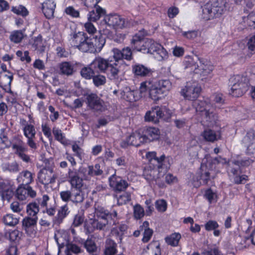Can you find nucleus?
Wrapping results in <instances>:
<instances>
[{"instance_id":"f257e3e1","label":"nucleus","mask_w":255,"mask_h":255,"mask_svg":"<svg viewBox=\"0 0 255 255\" xmlns=\"http://www.w3.org/2000/svg\"><path fill=\"white\" fill-rule=\"evenodd\" d=\"M106 35L99 31L95 36H88L84 32L79 31L71 35V45L82 52H100L106 43Z\"/></svg>"},{"instance_id":"f03ea898","label":"nucleus","mask_w":255,"mask_h":255,"mask_svg":"<svg viewBox=\"0 0 255 255\" xmlns=\"http://www.w3.org/2000/svg\"><path fill=\"white\" fill-rule=\"evenodd\" d=\"M108 64L106 58L100 56H96L89 64L81 68L80 75L86 80H91L97 72H103L109 78L114 79Z\"/></svg>"},{"instance_id":"7ed1b4c3","label":"nucleus","mask_w":255,"mask_h":255,"mask_svg":"<svg viewBox=\"0 0 255 255\" xmlns=\"http://www.w3.org/2000/svg\"><path fill=\"white\" fill-rule=\"evenodd\" d=\"M227 0H210L202 7V18L205 20L220 18L227 11Z\"/></svg>"},{"instance_id":"20e7f679","label":"nucleus","mask_w":255,"mask_h":255,"mask_svg":"<svg viewBox=\"0 0 255 255\" xmlns=\"http://www.w3.org/2000/svg\"><path fill=\"white\" fill-rule=\"evenodd\" d=\"M113 55L109 56L106 60L108 61L110 70L114 76V79L117 78L120 72L119 61L123 59L130 61L133 58L132 52L129 47L123 48L122 50L118 48L113 49Z\"/></svg>"},{"instance_id":"39448f33","label":"nucleus","mask_w":255,"mask_h":255,"mask_svg":"<svg viewBox=\"0 0 255 255\" xmlns=\"http://www.w3.org/2000/svg\"><path fill=\"white\" fill-rule=\"evenodd\" d=\"M250 79L247 76L236 75L229 79L231 89L229 94L234 97H241L249 90L250 87Z\"/></svg>"},{"instance_id":"423d86ee","label":"nucleus","mask_w":255,"mask_h":255,"mask_svg":"<svg viewBox=\"0 0 255 255\" xmlns=\"http://www.w3.org/2000/svg\"><path fill=\"white\" fill-rule=\"evenodd\" d=\"M172 87V83L169 79H160L154 82L149 89V96L154 101H157L164 97Z\"/></svg>"},{"instance_id":"0eeeda50","label":"nucleus","mask_w":255,"mask_h":255,"mask_svg":"<svg viewBox=\"0 0 255 255\" xmlns=\"http://www.w3.org/2000/svg\"><path fill=\"white\" fill-rule=\"evenodd\" d=\"M171 117L170 111L165 107L156 106L152 108L151 111H147L145 115V121L151 122L153 123L159 122L160 119L164 121H168Z\"/></svg>"},{"instance_id":"6e6552de","label":"nucleus","mask_w":255,"mask_h":255,"mask_svg":"<svg viewBox=\"0 0 255 255\" xmlns=\"http://www.w3.org/2000/svg\"><path fill=\"white\" fill-rule=\"evenodd\" d=\"M104 20L108 26L115 29H122L128 27L130 25L128 18H124L116 13L106 15Z\"/></svg>"},{"instance_id":"1a4fd4ad","label":"nucleus","mask_w":255,"mask_h":255,"mask_svg":"<svg viewBox=\"0 0 255 255\" xmlns=\"http://www.w3.org/2000/svg\"><path fill=\"white\" fill-rule=\"evenodd\" d=\"M247 160H228L226 162L228 164V170L232 172L234 175H236L234 179L236 184L245 183L247 180L248 176L243 175L238 176V175L242 172L241 167L244 166Z\"/></svg>"},{"instance_id":"9d476101","label":"nucleus","mask_w":255,"mask_h":255,"mask_svg":"<svg viewBox=\"0 0 255 255\" xmlns=\"http://www.w3.org/2000/svg\"><path fill=\"white\" fill-rule=\"evenodd\" d=\"M202 89L195 82L189 81L182 88L180 94L184 98L189 101H195L199 97Z\"/></svg>"},{"instance_id":"9b49d317","label":"nucleus","mask_w":255,"mask_h":255,"mask_svg":"<svg viewBox=\"0 0 255 255\" xmlns=\"http://www.w3.org/2000/svg\"><path fill=\"white\" fill-rule=\"evenodd\" d=\"M193 106L197 112H205V118L207 122L212 123L216 119V115L212 111H211V106L209 99H206L203 100L194 101Z\"/></svg>"},{"instance_id":"f8f14e48","label":"nucleus","mask_w":255,"mask_h":255,"mask_svg":"<svg viewBox=\"0 0 255 255\" xmlns=\"http://www.w3.org/2000/svg\"><path fill=\"white\" fill-rule=\"evenodd\" d=\"M80 171H77L69 169L68 173L67 180L71 186V189L76 190L77 193H84L83 191L84 187L83 180H88V178L87 176H85L84 179L81 177L79 175Z\"/></svg>"},{"instance_id":"ddd939ff","label":"nucleus","mask_w":255,"mask_h":255,"mask_svg":"<svg viewBox=\"0 0 255 255\" xmlns=\"http://www.w3.org/2000/svg\"><path fill=\"white\" fill-rule=\"evenodd\" d=\"M39 203L41 208H44L43 213H46L50 217H53L56 212L57 205L55 201L51 200L49 197L46 195H43L41 198H38L36 200Z\"/></svg>"},{"instance_id":"4468645a","label":"nucleus","mask_w":255,"mask_h":255,"mask_svg":"<svg viewBox=\"0 0 255 255\" xmlns=\"http://www.w3.org/2000/svg\"><path fill=\"white\" fill-rule=\"evenodd\" d=\"M144 48L142 50L143 53H149L151 54L159 55L162 58L166 55V50L159 43L155 42L151 39H147L145 40Z\"/></svg>"},{"instance_id":"2eb2a0df","label":"nucleus","mask_w":255,"mask_h":255,"mask_svg":"<svg viewBox=\"0 0 255 255\" xmlns=\"http://www.w3.org/2000/svg\"><path fill=\"white\" fill-rule=\"evenodd\" d=\"M112 224L107 220H101L100 219H90L88 221L85 222L84 228L86 233L90 234L94 232L95 230H105L109 228Z\"/></svg>"},{"instance_id":"dca6fc26","label":"nucleus","mask_w":255,"mask_h":255,"mask_svg":"<svg viewBox=\"0 0 255 255\" xmlns=\"http://www.w3.org/2000/svg\"><path fill=\"white\" fill-rule=\"evenodd\" d=\"M62 200L65 202H72L75 204L82 203L85 199L84 193L73 192V189L62 191L60 192Z\"/></svg>"},{"instance_id":"f3484780","label":"nucleus","mask_w":255,"mask_h":255,"mask_svg":"<svg viewBox=\"0 0 255 255\" xmlns=\"http://www.w3.org/2000/svg\"><path fill=\"white\" fill-rule=\"evenodd\" d=\"M213 168V163L212 160H204L201 164L199 171L198 172L200 177L199 180H202L204 184L208 183L210 179V171Z\"/></svg>"},{"instance_id":"a211bd4d","label":"nucleus","mask_w":255,"mask_h":255,"mask_svg":"<svg viewBox=\"0 0 255 255\" xmlns=\"http://www.w3.org/2000/svg\"><path fill=\"white\" fill-rule=\"evenodd\" d=\"M88 106L96 111H103L104 110V101L96 94L91 93L86 97Z\"/></svg>"},{"instance_id":"6ab92c4d","label":"nucleus","mask_w":255,"mask_h":255,"mask_svg":"<svg viewBox=\"0 0 255 255\" xmlns=\"http://www.w3.org/2000/svg\"><path fill=\"white\" fill-rule=\"evenodd\" d=\"M95 214L98 219L107 220L113 225L115 224V219L117 217V212L116 211L110 212L101 206H98L95 209Z\"/></svg>"},{"instance_id":"aec40b11","label":"nucleus","mask_w":255,"mask_h":255,"mask_svg":"<svg viewBox=\"0 0 255 255\" xmlns=\"http://www.w3.org/2000/svg\"><path fill=\"white\" fill-rule=\"evenodd\" d=\"M109 182L110 186L117 192L124 191L128 186V184L126 180L115 174L109 177Z\"/></svg>"},{"instance_id":"412c9836","label":"nucleus","mask_w":255,"mask_h":255,"mask_svg":"<svg viewBox=\"0 0 255 255\" xmlns=\"http://www.w3.org/2000/svg\"><path fill=\"white\" fill-rule=\"evenodd\" d=\"M57 178V174L45 169H41L38 174L39 181L44 185L54 183Z\"/></svg>"},{"instance_id":"4be33fe9","label":"nucleus","mask_w":255,"mask_h":255,"mask_svg":"<svg viewBox=\"0 0 255 255\" xmlns=\"http://www.w3.org/2000/svg\"><path fill=\"white\" fill-rule=\"evenodd\" d=\"M131 71L134 77L137 78L149 76L152 74L150 68L136 62H134L132 64Z\"/></svg>"},{"instance_id":"5701e85b","label":"nucleus","mask_w":255,"mask_h":255,"mask_svg":"<svg viewBox=\"0 0 255 255\" xmlns=\"http://www.w3.org/2000/svg\"><path fill=\"white\" fill-rule=\"evenodd\" d=\"M89 11L87 17L90 21L96 22L106 15V10L97 4L91 8H87Z\"/></svg>"},{"instance_id":"b1692460","label":"nucleus","mask_w":255,"mask_h":255,"mask_svg":"<svg viewBox=\"0 0 255 255\" xmlns=\"http://www.w3.org/2000/svg\"><path fill=\"white\" fill-rule=\"evenodd\" d=\"M141 131L145 143L150 142L157 140L159 138L160 131L158 128L148 127L141 129Z\"/></svg>"},{"instance_id":"393cba45","label":"nucleus","mask_w":255,"mask_h":255,"mask_svg":"<svg viewBox=\"0 0 255 255\" xmlns=\"http://www.w3.org/2000/svg\"><path fill=\"white\" fill-rule=\"evenodd\" d=\"M143 137L141 129H138L131 133L126 138V142L128 145L137 147L141 144L145 143V139H143Z\"/></svg>"},{"instance_id":"a878e982","label":"nucleus","mask_w":255,"mask_h":255,"mask_svg":"<svg viewBox=\"0 0 255 255\" xmlns=\"http://www.w3.org/2000/svg\"><path fill=\"white\" fill-rule=\"evenodd\" d=\"M23 131L24 136L27 138V144L32 149H36V144L33 140L36 134V131L33 125H27L23 127Z\"/></svg>"},{"instance_id":"bb28decb","label":"nucleus","mask_w":255,"mask_h":255,"mask_svg":"<svg viewBox=\"0 0 255 255\" xmlns=\"http://www.w3.org/2000/svg\"><path fill=\"white\" fill-rule=\"evenodd\" d=\"M12 78V75L9 72H7V74L0 72V87L5 92H11L10 86Z\"/></svg>"},{"instance_id":"cd10ccee","label":"nucleus","mask_w":255,"mask_h":255,"mask_svg":"<svg viewBox=\"0 0 255 255\" xmlns=\"http://www.w3.org/2000/svg\"><path fill=\"white\" fill-rule=\"evenodd\" d=\"M55 8L56 3L53 0H46L42 3V11L48 19L53 17Z\"/></svg>"},{"instance_id":"c85d7f7f","label":"nucleus","mask_w":255,"mask_h":255,"mask_svg":"<svg viewBox=\"0 0 255 255\" xmlns=\"http://www.w3.org/2000/svg\"><path fill=\"white\" fill-rule=\"evenodd\" d=\"M151 161H149L148 166L146 167L143 171V176L144 178L149 182L156 181L157 179L160 178L158 175L155 167H152L151 166Z\"/></svg>"},{"instance_id":"c756f323","label":"nucleus","mask_w":255,"mask_h":255,"mask_svg":"<svg viewBox=\"0 0 255 255\" xmlns=\"http://www.w3.org/2000/svg\"><path fill=\"white\" fill-rule=\"evenodd\" d=\"M150 161L152 162L151 163V167H156L160 177L166 173L170 168V163L168 160H150Z\"/></svg>"},{"instance_id":"7c9ffc66","label":"nucleus","mask_w":255,"mask_h":255,"mask_svg":"<svg viewBox=\"0 0 255 255\" xmlns=\"http://www.w3.org/2000/svg\"><path fill=\"white\" fill-rule=\"evenodd\" d=\"M70 213L69 207L65 204L58 209L57 215L53 219L54 225L59 226Z\"/></svg>"},{"instance_id":"2f4dec72","label":"nucleus","mask_w":255,"mask_h":255,"mask_svg":"<svg viewBox=\"0 0 255 255\" xmlns=\"http://www.w3.org/2000/svg\"><path fill=\"white\" fill-rule=\"evenodd\" d=\"M245 139L248 143L247 153L249 155L254 154L255 153V131L254 130L248 131Z\"/></svg>"},{"instance_id":"473e14b6","label":"nucleus","mask_w":255,"mask_h":255,"mask_svg":"<svg viewBox=\"0 0 255 255\" xmlns=\"http://www.w3.org/2000/svg\"><path fill=\"white\" fill-rule=\"evenodd\" d=\"M27 145L17 136V155L21 159H30Z\"/></svg>"},{"instance_id":"72a5a7b5","label":"nucleus","mask_w":255,"mask_h":255,"mask_svg":"<svg viewBox=\"0 0 255 255\" xmlns=\"http://www.w3.org/2000/svg\"><path fill=\"white\" fill-rule=\"evenodd\" d=\"M32 181V174L27 170L21 172L17 178V182L21 186H27Z\"/></svg>"},{"instance_id":"f704fd0d","label":"nucleus","mask_w":255,"mask_h":255,"mask_svg":"<svg viewBox=\"0 0 255 255\" xmlns=\"http://www.w3.org/2000/svg\"><path fill=\"white\" fill-rule=\"evenodd\" d=\"M201 135L203 137L205 140L212 142L218 140L220 139L221 137L220 132L219 134H217L215 131L210 128L204 129L201 133Z\"/></svg>"},{"instance_id":"c9c22d12","label":"nucleus","mask_w":255,"mask_h":255,"mask_svg":"<svg viewBox=\"0 0 255 255\" xmlns=\"http://www.w3.org/2000/svg\"><path fill=\"white\" fill-rule=\"evenodd\" d=\"M145 43V40L137 34L133 36L130 42L131 45L134 49L141 52V49L144 48Z\"/></svg>"},{"instance_id":"e433bc0d","label":"nucleus","mask_w":255,"mask_h":255,"mask_svg":"<svg viewBox=\"0 0 255 255\" xmlns=\"http://www.w3.org/2000/svg\"><path fill=\"white\" fill-rule=\"evenodd\" d=\"M0 193L3 200L9 201L14 196V192L5 183L0 182Z\"/></svg>"},{"instance_id":"4c0bfd02","label":"nucleus","mask_w":255,"mask_h":255,"mask_svg":"<svg viewBox=\"0 0 255 255\" xmlns=\"http://www.w3.org/2000/svg\"><path fill=\"white\" fill-rule=\"evenodd\" d=\"M204 227L207 231H213V235L215 237H219L221 234V231L218 229L219 225L215 220L208 221L205 224Z\"/></svg>"},{"instance_id":"58836bf2","label":"nucleus","mask_w":255,"mask_h":255,"mask_svg":"<svg viewBox=\"0 0 255 255\" xmlns=\"http://www.w3.org/2000/svg\"><path fill=\"white\" fill-rule=\"evenodd\" d=\"M139 229L141 231H143L142 242L143 243L148 242L150 240L153 233V230L149 228V223L147 221H144L139 227Z\"/></svg>"},{"instance_id":"ea45409f","label":"nucleus","mask_w":255,"mask_h":255,"mask_svg":"<svg viewBox=\"0 0 255 255\" xmlns=\"http://www.w3.org/2000/svg\"><path fill=\"white\" fill-rule=\"evenodd\" d=\"M117 244L112 239H107L105 243V255H115L117 252Z\"/></svg>"},{"instance_id":"a19ab883","label":"nucleus","mask_w":255,"mask_h":255,"mask_svg":"<svg viewBox=\"0 0 255 255\" xmlns=\"http://www.w3.org/2000/svg\"><path fill=\"white\" fill-rule=\"evenodd\" d=\"M32 46L39 53H42L44 52L45 46L43 42L42 36L41 34H39L37 36L33 38Z\"/></svg>"},{"instance_id":"79ce46f5","label":"nucleus","mask_w":255,"mask_h":255,"mask_svg":"<svg viewBox=\"0 0 255 255\" xmlns=\"http://www.w3.org/2000/svg\"><path fill=\"white\" fill-rule=\"evenodd\" d=\"M52 133L56 140L59 141L63 145H66L68 143L65 134L62 130L56 127H54L52 128Z\"/></svg>"},{"instance_id":"37998d69","label":"nucleus","mask_w":255,"mask_h":255,"mask_svg":"<svg viewBox=\"0 0 255 255\" xmlns=\"http://www.w3.org/2000/svg\"><path fill=\"white\" fill-rule=\"evenodd\" d=\"M39 204L36 201L32 202L26 206V212L28 215L32 217H37V214L39 211Z\"/></svg>"},{"instance_id":"c03bdc74","label":"nucleus","mask_w":255,"mask_h":255,"mask_svg":"<svg viewBox=\"0 0 255 255\" xmlns=\"http://www.w3.org/2000/svg\"><path fill=\"white\" fill-rule=\"evenodd\" d=\"M242 24L251 29H255V12L250 13L247 16H243Z\"/></svg>"},{"instance_id":"a18cd8bd","label":"nucleus","mask_w":255,"mask_h":255,"mask_svg":"<svg viewBox=\"0 0 255 255\" xmlns=\"http://www.w3.org/2000/svg\"><path fill=\"white\" fill-rule=\"evenodd\" d=\"M82 252V249L75 244L68 243L66 245L65 255H72L71 253L77 255Z\"/></svg>"},{"instance_id":"49530a36","label":"nucleus","mask_w":255,"mask_h":255,"mask_svg":"<svg viewBox=\"0 0 255 255\" xmlns=\"http://www.w3.org/2000/svg\"><path fill=\"white\" fill-rule=\"evenodd\" d=\"M60 71L62 74L69 76L74 72L73 66L69 62H63L59 66Z\"/></svg>"},{"instance_id":"de8ad7c7","label":"nucleus","mask_w":255,"mask_h":255,"mask_svg":"<svg viewBox=\"0 0 255 255\" xmlns=\"http://www.w3.org/2000/svg\"><path fill=\"white\" fill-rule=\"evenodd\" d=\"M181 238L179 233H174L165 238V242L172 247H176L178 245L179 242Z\"/></svg>"},{"instance_id":"09e8293b","label":"nucleus","mask_w":255,"mask_h":255,"mask_svg":"<svg viewBox=\"0 0 255 255\" xmlns=\"http://www.w3.org/2000/svg\"><path fill=\"white\" fill-rule=\"evenodd\" d=\"M101 74L104 73L103 72H97L96 74H94L93 77L92 78L93 83L95 87H98L103 86L106 83V77Z\"/></svg>"},{"instance_id":"8fccbe9b","label":"nucleus","mask_w":255,"mask_h":255,"mask_svg":"<svg viewBox=\"0 0 255 255\" xmlns=\"http://www.w3.org/2000/svg\"><path fill=\"white\" fill-rule=\"evenodd\" d=\"M27 186L18 185L17 188V199L26 203L27 197Z\"/></svg>"},{"instance_id":"3c124183","label":"nucleus","mask_w":255,"mask_h":255,"mask_svg":"<svg viewBox=\"0 0 255 255\" xmlns=\"http://www.w3.org/2000/svg\"><path fill=\"white\" fill-rule=\"evenodd\" d=\"M147 249L148 251H145L142 255H160V250L159 248V245H156L153 246V244H150L147 246Z\"/></svg>"},{"instance_id":"603ef678","label":"nucleus","mask_w":255,"mask_h":255,"mask_svg":"<svg viewBox=\"0 0 255 255\" xmlns=\"http://www.w3.org/2000/svg\"><path fill=\"white\" fill-rule=\"evenodd\" d=\"M84 247L87 251L90 253H94L97 251V247L94 241L88 239L84 243Z\"/></svg>"},{"instance_id":"864d4df0","label":"nucleus","mask_w":255,"mask_h":255,"mask_svg":"<svg viewBox=\"0 0 255 255\" xmlns=\"http://www.w3.org/2000/svg\"><path fill=\"white\" fill-rule=\"evenodd\" d=\"M2 221L7 226L12 227L14 228L16 225V218L11 214H7L3 216Z\"/></svg>"},{"instance_id":"5fc2aeb1","label":"nucleus","mask_w":255,"mask_h":255,"mask_svg":"<svg viewBox=\"0 0 255 255\" xmlns=\"http://www.w3.org/2000/svg\"><path fill=\"white\" fill-rule=\"evenodd\" d=\"M37 217H26L22 220V227L27 231V230L31 226L36 225Z\"/></svg>"},{"instance_id":"6e6d98bb","label":"nucleus","mask_w":255,"mask_h":255,"mask_svg":"<svg viewBox=\"0 0 255 255\" xmlns=\"http://www.w3.org/2000/svg\"><path fill=\"white\" fill-rule=\"evenodd\" d=\"M144 214V209L139 204H137L133 206V216L135 219H140Z\"/></svg>"},{"instance_id":"4d7b16f0","label":"nucleus","mask_w":255,"mask_h":255,"mask_svg":"<svg viewBox=\"0 0 255 255\" xmlns=\"http://www.w3.org/2000/svg\"><path fill=\"white\" fill-rule=\"evenodd\" d=\"M153 84V82L150 80L145 81L140 83L139 91L141 96H142V94L146 93L147 92H149L150 87Z\"/></svg>"},{"instance_id":"13d9d810","label":"nucleus","mask_w":255,"mask_h":255,"mask_svg":"<svg viewBox=\"0 0 255 255\" xmlns=\"http://www.w3.org/2000/svg\"><path fill=\"white\" fill-rule=\"evenodd\" d=\"M17 57H20V60L26 64L29 63L31 61L28 51H25L23 53L20 50L17 51Z\"/></svg>"},{"instance_id":"bf43d9fd","label":"nucleus","mask_w":255,"mask_h":255,"mask_svg":"<svg viewBox=\"0 0 255 255\" xmlns=\"http://www.w3.org/2000/svg\"><path fill=\"white\" fill-rule=\"evenodd\" d=\"M64 12L68 15L73 18H78L80 17V12L75 9L73 6H68L64 10Z\"/></svg>"},{"instance_id":"052dcab7","label":"nucleus","mask_w":255,"mask_h":255,"mask_svg":"<svg viewBox=\"0 0 255 255\" xmlns=\"http://www.w3.org/2000/svg\"><path fill=\"white\" fill-rule=\"evenodd\" d=\"M5 237L8 239L12 244L11 246H15V241L16 240V229L9 230L5 233Z\"/></svg>"},{"instance_id":"680f3d73","label":"nucleus","mask_w":255,"mask_h":255,"mask_svg":"<svg viewBox=\"0 0 255 255\" xmlns=\"http://www.w3.org/2000/svg\"><path fill=\"white\" fill-rule=\"evenodd\" d=\"M204 197L208 200L210 204L217 201V195L215 193L213 192L211 188L206 190Z\"/></svg>"},{"instance_id":"e2e57ef3","label":"nucleus","mask_w":255,"mask_h":255,"mask_svg":"<svg viewBox=\"0 0 255 255\" xmlns=\"http://www.w3.org/2000/svg\"><path fill=\"white\" fill-rule=\"evenodd\" d=\"M92 22L88 20V22L85 23L84 28L85 31L93 37L94 36L93 35L96 33L97 29Z\"/></svg>"},{"instance_id":"0e129e2a","label":"nucleus","mask_w":255,"mask_h":255,"mask_svg":"<svg viewBox=\"0 0 255 255\" xmlns=\"http://www.w3.org/2000/svg\"><path fill=\"white\" fill-rule=\"evenodd\" d=\"M131 199L130 194L126 192L120 195L118 198V203L119 205H123L127 203Z\"/></svg>"},{"instance_id":"69168bd1","label":"nucleus","mask_w":255,"mask_h":255,"mask_svg":"<svg viewBox=\"0 0 255 255\" xmlns=\"http://www.w3.org/2000/svg\"><path fill=\"white\" fill-rule=\"evenodd\" d=\"M155 207L158 211L163 212L167 208L166 202L164 200H157L155 202Z\"/></svg>"},{"instance_id":"338daca9","label":"nucleus","mask_w":255,"mask_h":255,"mask_svg":"<svg viewBox=\"0 0 255 255\" xmlns=\"http://www.w3.org/2000/svg\"><path fill=\"white\" fill-rule=\"evenodd\" d=\"M179 12V8L177 7L172 6L168 8L167 15L169 18H173L178 14Z\"/></svg>"},{"instance_id":"774afa93","label":"nucleus","mask_w":255,"mask_h":255,"mask_svg":"<svg viewBox=\"0 0 255 255\" xmlns=\"http://www.w3.org/2000/svg\"><path fill=\"white\" fill-rule=\"evenodd\" d=\"M247 45L250 51L255 53V34L250 37Z\"/></svg>"}]
</instances>
